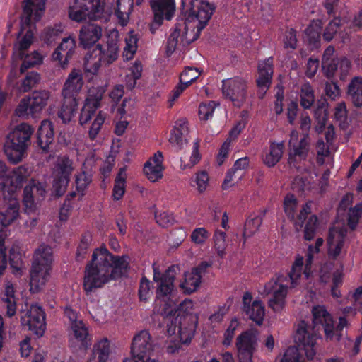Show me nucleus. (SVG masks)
Here are the masks:
<instances>
[{"label":"nucleus","mask_w":362,"mask_h":362,"mask_svg":"<svg viewBox=\"0 0 362 362\" xmlns=\"http://www.w3.org/2000/svg\"><path fill=\"white\" fill-rule=\"evenodd\" d=\"M216 10L208 0L182 1V16L167 42V54L173 53L178 45L186 46L195 41Z\"/></svg>","instance_id":"1"},{"label":"nucleus","mask_w":362,"mask_h":362,"mask_svg":"<svg viewBox=\"0 0 362 362\" xmlns=\"http://www.w3.org/2000/svg\"><path fill=\"white\" fill-rule=\"evenodd\" d=\"M128 263L123 257L112 255L105 247L94 250L91 261L85 269L83 287L86 292L101 288L110 280L120 277Z\"/></svg>","instance_id":"2"},{"label":"nucleus","mask_w":362,"mask_h":362,"mask_svg":"<svg viewBox=\"0 0 362 362\" xmlns=\"http://www.w3.org/2000/svg\"><path fill=\"white\" fill-rule=\"evenodd\" d=\"M313 326L305 321L300 322L297 327L295 341L298 348L305 352L308 359H313L317 351L316 340L323 331L327 339H334V324L332 315L322 305L312 309Z\"/></svg>","instance_id":"3"},{"label":"nucleus","mask_w":362,"mask_h":362,"mask_svg":"<svg viewBox=\"0 0 362 362\" xmlns=\"http://www.w3.org/2000/svg\"><path fill=\"white\" fill-rule=\"evenodd\" d=\"M178 267L175 265L170 267L161 274L159 268L153 264V280L158 283L156 291V305H159L158 313L164 317L175 315L177 312V302L174 296L173 282Z\"/></svg>","instance_id":"4"},{"label":"nucleus","mask_w":362,"mask_h":362,"mask_svg":"<svg viewBox=\"0 0 362 362\" xmlns=\"http://www.w3.org/2000/svg\"><path fill=\"white\" fill-rule=\"evenodd\" d=\"M34 128L28 123L17 125L7 136L4 151L11 163L16 164L25 156L31 144Z\"/></svg>","instance_id":"5"},{"label":"nucleus","mask_w":362,"mask_h":362,"mask_svg":"<svg viewBox=\"0 0 362 362\" xmlns=\"http://www.w3.org/2000/svg\"><path fill=\"white\" fill-rule=\"evenodd\" d=\"M69 18L76 22L88 18L92 21L106 19L105 0H74L69 7Z\"/></svg>","instance_id":"6"},{"label":"nucleus","mask_w":362,"mask_h":362,"mask_svg":"<svg viewBox=\"0 0 362 362\" xmlns=\"http://www.w3.org/2000/svg\"><path fill=\"white\" fill-rule=\"evenodd\" d=\"M50 92L47 90H35L29 96L22 98L15 110V115L23 119L34 118L47 105Z\"/></svg>","instance_id":"7"},{"label":"nucleus","mask_w":362,"mask_h":362,"mask_svg":"<svg viewBox=\"0 0 362 362\" xmlns=\"http://www.w3.org/2000/svg\"><path fill=\"white\" fill-rule=\"evenodd\" d=\"M322 69L328 78H332L339 71L340 79L344 80L351 69V62L346 57H338L334 47L330 45L324 51Z\"/></svg>","instance_id":"8"},{"label":"nucleus","mask_w":362,"mask_h":362,"mask_svg":"<svg viewBox=\"0 0 362 362\" xmlns=\"http://www.w3.org/2000/svg\"><path fill=\"white\" fill-rule=\"evenodd\" d=\"M117 57L118 47L116 43L107 44L105 47L97 45L91 53L86 56L84 69L86 71L94 74L99 69L101 63L111 64L117 59Z\"/></svg>","instance_id":"9"},{"label":"nucleus","mask_w":362,"mask_h":362,"mask_svg":"<svg viewBox=\"0 0 362 362\" xmlns=\"http://www.w3.org/2000/svg\"><path fill=\"white\" fill-rule=\"evenodd\" d=\"M289 284L291 281L288 276L282 274L276 276L265 284L264 292L272 296L269 306L274 312H281L284 308Z\"/></svg>","instance_id":"10"},{"label":"nucleus","mask_w":362,"mask_h":362,"mask_svg":"<svg viewBox=\"0 0 362 362\" xmlns=\"http://www.w3.org/2000/svg\"><path fill=\"white\" fill-rule=\"evenodd\" d=\"M154 342L147 330H141L136 333L132 339L131 346L132 358H125L123 362H144L154 351Z\"/></svg>","instance_id":"11"},{"label":"nucleus","mask_w":362,"mask_h":362,"mask_svg":"<svg viewBox=\"0 0 362 362\" xmlns=\"http://www.w3.org/2000/svg\"><path fill=\"white\" fill-rule=\"evenodd\" d=\"M74 169L73 162L68 157L63 156L57 158L54 169L53 184L57 196H62L65 192Z\"/></svg>","instance_id":"12"},{"label":"nucleus","mask_w":362,"mask_h":362,"mask_svg":"<svg viewBox=\"0 0 362 362\" xmlns=\"http://www.w3.org/2000/svg\"><path fill=\"white\" fill-rule=\"evenodd\" d=\"M222 93L230 99L235 106L240 107L245 101L247 95L246 81L239 77L222 81Z\"/></svg>","instance_id":"13"},{"label":"nucleus","mask_w":362,"mask_h":362,"mask_svg":"<svg viewBox=\"0 0 362 362\" xmlns=\"http://www.w3.org/2000/svg\"><path fill=\"white\" fill-rule=\"evenodd\" d=\"M288 163L294 167L299 168L296 164L307 158L310 151V140L308 134H305L298 140V133L292 131L288 143Z\"/></svg>","instance_id":"14"},{"label":"nucleus","mask_w":362,"mask_h":362,"mask_svg":"<svg viewBox=\"0 0 362 362\" xmlns=\"http://www.w3.org/2000/svg\"><path fill=\"white\" fill-rule=\"evenodd\" d=\"M21 322L37 337H42L46 329L45 314L37 305H32L29 310L21 315Z\"/></svg>","instance_id":"15"},{"label":"nucleus","mask_w":362,"mask_h":362,"mask_svg":"<svg viewBox=\"0 0 362 362\" xmlns=\"http://www.w3.org/2000/svg\"><path fill=\"white\" fill-rule=\"evenodd\" d=\"M258 332L251 329L237 337L238 356L241 362H251L257 341Z\"/></svg>","instance_id":"16"},{"label":"nucleus","mask_w":362,"mask_h":362,"mask_svg":"<svg viewBox=\"0 0 362 362\" xmlns=\"http://www.w3.org/2000/svg\"><path fill=\"white\" fill-rule=\"evenodd\" d=\"M311 202L304 204L299 214L295 218L297 200L293 194H288L284 199V211L287 216L293 221L296 230L298 231L303 226L304 221L308 215L311 214Z\"/></svg>","instance_id":"17"},{"label":"nucleus","mask_w":362,"mask_h":362,"mask_svg":"<svg viewBox=\"0 0 362 362\" xmlns=\"http://www.w3.org/2000/svg\"><path fill=\"white\" fill-rule=\"evenodd\" d=\"M346 233V228L344 226H334L329 230L327 238L328 254L334 259L346 252L344 239Z\"/></svg>","instance_id":"18"},{"label":"nucleus","mask_w":362,"mask_h":362,"mask_svg":"<svg viewBox=\"0 0 362 362\" xmlns=\"http://www.w3.org/2000/svg\"><path fill=\"white\" fill-rule=\"evenodd\" d=\"M210 266L209 263L203 262L191 272H186L184 280L180 284V287L186 293H191L197 291L200 286L202 276Z\"/></svg>","instance_id":"19"},{"label":"nucleus","mask_w":362,"mask_h":362,"mask_svg":"<svg viewBox=\"0 0 362 362\" xmlns=\"http://www.w3.org/2000/svg\"><path fill=\"white\" fill-rule=\"evenodd\" d=\"M83 76L80 71L73 70L68 76L62 90L64 98L75 99L79 100L78 94L83 87Z\"/></svg>","instance_id":"20"},{"label":"nucleus","mask_w":362,"mask_h":362,"mask_svg":"<svg viewBox=\"0 0 362 362\" xmlns=\"http://www.w3.org/2000/svg\"><path fill=\"white\" fill-rule=\"evenodd\" d=\"M154 23L160 25L164 19L170 21L175 11V0H151Z\"/></svg>","instance_id":"21"},{"label":"nucleus","mask_w":362,"mask_h":362,"mask_svg":"<svg viewBox=\"0 0 362 362\" xmlns=\"http://www.w3.org/2000/svg\"><path fill=\"white\" fill-rule=\"evenodd\" d=\"M252 295L245 293L243 298V310L246 315L257 325L262 323L265 315L264 306L260 300L252 302Z\"/></svg>","instance_id":"22"},{"label":"nucleus","mask_w":362,"mask_h":362,"mask_svg":"<svg viewBox=\"0 0 362 362\" xmlns=\"http://www.w3.org/2000/svg\"><path fill=\"white\" fill-rule=\"evenodd\" d=\"M76 49V40L69 36L64 38L54 50L52 58L58 61L62 68H66Z\"/></svg>","instance_id":"23"},{"label":"nucleus","mask_w":362,"mask_h":362,"mask_svg":"<svg viewBox=\"0 0 362 362\" xmlns=\"http://www.w3.org/2000/svg\"><path fill=\"white\" fill-rule=\"evenodd\" d=\"M70 343L71 346H78L86 350L90 344L88 329L83 321L71 325Z\"/></svg>","instance_id":"24"},{"label":"nucleus","mask_w":362,"mask_h":362,"mask_svg":"<svg viewBox=\"0 0 362 362\" xmlns=\"http://www.w3.org/2000/svg\"><path fill=\"white\" fill-rule=\"evenodd\" d=\"M169 142L177 150H180L188 142V127L185 119H180L175 122L171 130Z\"/></svg>","instance_id":"25"},{"label":"nucleus","mask_w":362,"mask_h":362,"mask_svg":"<svg viewBox=\"0 0 362 362\" xmlns=\"http://www.w3.org/2000/svg\"><path fill=\"white\" fill-rule=\"evenodd\" d=\"M272 63V59L268 58L259 64V76L257 79V84L259 88V98H263L271 84L273 74Z\"/></svg>","instance_id":"26"},{"label":"nucleus","mask_w":362,"mask_h":362,"mask_svg":"<svg viewBox=\"0 0 362 362\" xmlns=\"http://www.w3.org/2000/svg\"><path fill=\"white\" fill-rule=\"evenodd\" d=\"M51 267H46L32 264L30 272V291L33 293L38 292L46 284L49 278Z\"/></svg>","instance_id":"27"},{"label":"nucleus","mask_w":362,"mask_h":362,"mask_svg":"<svg viewBox=\"0 0 362 362\" xmlns=\"http://www.w3.org/2000/svg\"><path fill=\"white\" fill-rule=\"evenodd\" d=\"M102 36V28L97 24L88 23L83 25L79 32L80 44L83 47L94 45Z\"/></svg>","instance_id":"28"},{"label":"nucleus","mask_w":362,"mask_h":362,"mask_svg":"<svg viewBox=\"0 0 362 362\" xmlns=\"http://www.w3.org/2000/svg\"><path fill=\"white\" fill-rule=\"evenodd\" d=\"M44 10L45 1L43 0H25L23 6L25 22L28 24L33 20L34 21H39Z\"/></svg>","instance_id":"29"},{"label":"nucleus","mask_w":362,"mask_h":362,"mask_svg":"<svg viewBox=\"0 0 362 362\" xmlns=\"http://www.w3.org/2000/svg\"><path fill=\"white\" fill-rule=\"evenodd\" d=\"M54 141L53 124L49 120H43L37 131V144L44 151L49 149V145Z\"/></svg>","instance_id":"30"},{"label":"nucleus","mask_w":362,"mask_h":362,"mask_svg":"<svg viewBox=\"0 0 362 362\" xmlns=\"http://www.w3.org/2000/svg\"><path fill=\"white\" fill-rule=\"evenodd\" d=\"M347 98L356 107L362 106V76H354L346 88Z\"/></svg>","instance_id":"31"},{"label":"nucleus","mask_w":362,"mask_h":362,"mask_svg":"<svg viewBox=\"0 0 362 362\" xmlns=\"http://www.w3.org/2000/svg\"><path fill=\"white\" fill-rule=\"evenodd\" d=\"M284 150V143L271 142L269 148L265 149L262 156L263 162L269 167L274 166L281 158Z\"/></svg>","instance_id":"32"},{"label":"nucleus","mask_w":362,"mask_h":362,"mask_svg":"<svg viewBox=\"0 0 362 362\" xmlns=\"http://www.w3.org/2000/svg\"><path fill=\"white\" fill-rule=\"evenodd\" d=\"M110 354V343L107 339H103L94 344L87 362H107Z\"/></svg>","instance_id":"33"},{"label":"nucleus","mask_w":362,"mask_h":362,"mask_svg":"<svg viewBox=\"0 0 362 362\" xmlns=\"http://www.w3.org/2000/svg\"><path fill=\"white\" fill-rule=\"evenodd\" d=\"M52 247L47 245H40L34 252L32 264L52 268Z\"/></svg>","instance_id":"34"},{"label":"nucleus","mask_w":362,"mask_h":362,"mask_svg":"<svg viewBox=\"0 0 362 362\" xmlns=\"http://www.w3.org/2000/svg\"><path fill=\"white\" fill-rule=\"evenodd\" d=\"M15 291L12 284L8 282L6 284L4 291L1 296L2 306L6 309V315L13 317L16 312V302Z\"/></svg>","instance_id":"35"},{"label":"nucleus","mask_w":362,"mask_h":362,"mask_svg":"<svg viewBox=\"0 0 362 362\" xmlns=\"http://www.w3.org/2000/svg\"><path fill=\"white\" fill-rule=\"evenodd\" d=\"M78 100L63 98L62 105L57 115L64 123L69 122L75 116L78 110Z\"/></svg>","instance_id":"36"},{"label":"nucleus","mask_w":362,"mask_h":362,"mask_svg":"<svg viewBox=\"0 0 362 362\" xmlns=\"http://www.w3.org/2000/svg\"><path fill=\"white\" fill-rule=\"evenodd\" d=\"M19 205L11 200L6 208L0 211V226L4 228L9 226L18 216Z\"/></svg>","instance_id":"37"},{"label":"nucleus","mask_w":362,"mask_h":362,"mask_svg":"<svg viewBox=\"0 0 362 362\" xmlns=\"http://www.w3.org/2000/svg\"><path fill=\"white\" fill-rule=\"evenodd\" d=\"M64 32V25L57 23L46 27L40 35V40L47 45L54 43Z\"/></svg>","instance_id":"38"},{"label":"nucleus","mask_w":362,"mask_h":362,"mask_svg":"<svg viewBox=\"0 0 362 362\" xmlns=\"http://www.w3.org/2000/svg\"><path fill=\"white\" fill-rule=\"evenodd\" d=\"M304 269L303 257L300 255L296 256L288 277L291 281V287H295L299 284V279L301 278L302 274L305 276Z\"/></svg>","instance_id":"39"},{"label":"nucleus","mask_w":362,"mask_h":362,"mask_svg":"<svg viewBox=\"0 0 362 362\" xmlns=\"http://www.w3.org/2000/svg\"><path fill=\"white\" fill-rule=\"evenodd\" d=\"M105 92V88L103 86L91 87L88 90L85 103L93 108L98 109L100 106V102L103 98Z\"/></svg>","instance_id":"40"},{"label":"nucleus","mask_w":362,"mask_h":362,"mask_svg":"<svg viewBox=\"0 0 362 362\" xmlns=\"http://www.w3.org/2000/svg\"><path fill=\"white\" fill-rule=\"evenodd\" d=\"M23 63L20 67V72L24 73L27 69L42 63L43 56L37 51L30 54H24Z\"/></svg>","instance_id":"41"},{"label":"nucleus","mask_w":362,"mask_h":362,"mask_svg":"<svg viewBox=\"0 0 362 362\" xmlns=\"http://www.w3.org/2000/svg\"><path fill=\"white\" fill-rule=\"evenodd\" d=\"M33 33L31 30H28L19 42L14 47V54L20 59H23L25 52L30 47L33 43Z\"/></svg>","instance_id":"42"},{"label":"nucleus","mask_w":362,"mask_h":362,"mask_svg":"<svg viewBox=\"0 0 362 362\" xmlns=\"http://www.w3.org/2000/svg\"><path fill=\"white\" fill-rule=\"evenodd\" d=\"M138 38L133 31L128 33L125 37V47L123 54L127 59H130L137 50Z\"/></svg>","instance_id":"43"},{"label":"nucleus","mask_w":362,"mask_h":362,"mask_svg":"<svg viewBox=\"0 0 362 362\" xmlns=\"http://www.w3.org/2000/svg\"><path fill=\"white\" fill-rule=\"evenodd\" d=\"M40 76L37 72H28L25 77L22 80L19 90L22 93H26L30 90L33 87L39 83Z\"/></svg>","instance_id":"44"},{"label":"nucleus","mask_w":362,"mask_h":362,"mask_svg":"<svg viewBox=\"0 0 362 362\" xmlns=\"http://www.w3.org/2000/svg\"><path fill=\"white\" fill-rule=\"evenodd\" d=\"M126 173L124 169H121L115 180L112 196L114 199H120L125 192Z\"/></svg>","instance_id":"45"},{"label":"nucleus","mask_w":362,"mask_h":362,"mask_svg":"<svg viewBox=\"0 0 362 362\" xmlns=\"http://www.w3.org/2000/svg\"><path fill=\"white\" fill-rule=\"evenodd\" d=\"M262 223V218L256 216L253 218H249L245 224L243 237L245 239L252 236L258 230Z\"/></svg>","instance_id":"46"},{"label":"nucleus","mask_w":362,"mask_h":362,"mask_svg":"<svg viewBox=\"0 0 362 362\" xmlns=\"http://www.w3.org/2000/svg\"><path fill=\"white\" fill-rule=\"evenodd\" d=\"M314 94L309 83H304L300 89V105L305 109L310 108L314 102Z\"/></svg>","instance_id":"47"},{"label":"nucleus","mask_w":362,"mask_h":362,"mask_svg":"<svg viewBox=\"0 0 362 362\" xmlns=\"http://www.w3.org/2000/svg\"><path fill=\"white\" fill-rule=\"evenodd\" d=\"M201 156L199 153V144L195 142L193 146V149L189 160H187L186 156L181 157L180 158V168L182 170L192 168L200 160Z\"/></svg>","instance_id":"48"},{"label":"nucleus","mask_w":362,"mask_h":362,"mask_svg":"<svg viewBox=\"0 0 362 362\" xmlns=\"http://www.w3.org/2000/svg\"><path fill=\"white\" fill-rule=\"evenodd\" d=\"M307 216L305 220V225L304 227V238L307 240H312L316 233L317 228V218L315 215Z\"/></svg>","instance_id":"49"},{"label":"nucleus","mask_w":362,"mask_h":362,"mask_svg":"<svg viewBox=\"0 0 362 362\" xmlns=\"http://www.w3.org/2000/svg\"><path fill=\"white\" fill-rule=\"evenodd\" d=\"M316 160L319 165H323L325 158L329 156V146L322 139H319L316 143Z\"/></svg>","instance_id":"50"},{"label":"nucleus","mask_w":362,"mask_h":362,"mask_svg":"<svg viewBox=\"0 0 362 362\" xmlns=\"http://www.w3.org/2000/svg\"><path fill=\"white\" fill-rule=\"evenodd\" d=\"M163 169V166H156L151 165V163H145L144 172L149 180L156 182L162 177Z\"/></svg>","instance_id":"51"},{"label":"nucleus","mask_w":362,"mask_h":362,"mask_svg":"<svg viewBox=\"0 0 362 362\" xmlns=\"http://www.w3.org/2000/svg\"><path fill=\"white\" fill-rule=\"evenodd\" d=\"M226 233L221 230H216L214 235V247L220 257L225 255L226 248Z\"/></svg>","instance_id":"52"},{"label":"nucleus","mask_w":362,"mask_h":362,"mask_svg":"<svg viewBox=\"0 0 362 362\" xmlns=\"http://www.w3.org/2000/svg\"><path fill=\"white\" fill-rule=\"evenodd\" d=\"M209 232L203 227L195 228L190 235L192 242L196 245H202L209 238Z\"/></svg>","instance_id":"53"},{"label":"nucleus","mask_w":362,"mask_h":362,"mask_svg":"<svg viewBox=\"0 0 362 362\" xmlns=\"http://www.w3.org/2000/svg\"><path fill=\"white\" fill-rule=\"evenodd\" d=\"M200 75V71L197 68L188 67L180 76V82L187 86L190 85Z\"/></svg>","instance_id":"54"},{"label":"nucleus","mask_w":362,"mask_h":362,"mask_svg":"<svg viewBox=\"0 0 362 362\" xmlns=\"http://www.w3.org/2000/svg\"><path fill=\"white\" fill-rule=\"evenodd\" d=\"M218 104L214 101L202 103L199 107V115L201 119L208 120L210 119Z\"/></svg>","instance_id":"55"},{"label":"nucleus","mask_w":362,"mask_h":362,"mask_svg":"<svg viewBox=\"0 0 362 362\" xmlns=\"http://www.w3.org/2000/svg\"><path fill=\"white\" fill-rule=\"evenodd\" d=\"M131 74V81L127 82V88L132 89L134 88L136 81L141 76L142 66L141 62H135L129 69Z\"/></svg>","instance_id":"56"},{"label":"nucleus","mask_w":362,"mask_h":362,"mask_svg":"<svg viewBox=\"0 0 362 362\" xmlns=\"http://www.w3.org/2000/svg\"><path fill=\"white\" fill-rule=\"evenodd\" d=\"M239 327V322L236 319L231 320L228 327L225 331L223 334V344L228 347L231 345L235 333L238 327Z\"/></svg>","instance_id":"57"},{"label":"nucleus","mask_w":362,"mask_h":362,"mask_svg":"<svg viewBox=\"0 0 362 362\" xmlns=\"http://www.w3.org/2000/svg\"><path fill=\"white\" fill-rule=\"evenodd\" d=\"M35 200L36 199L34 193L32 192V188L26 186L23 190V204L26 212L30 213L35 209L36 203Z\"/></svg>","instance_id":"58"},{"label":"nucleus","mask_w":362,"mask_h":362,"mask_svg":"<svg viewBox=\"0 0 362 362\" xmlns=\"http://www.w3.org/2000/svg\"><path fill=\"white\" fill-rule=\"evenodd\" d=\"M361 214L362 204H358L354 207L350 209L349 213L348 225L351 229H355Z\"/></svg>","instance_id":"59"},{"label":"nucleus","mask_w":362,"mask_h":362,"mask_svg":"<svg viewBox=\"0 0 362 362\" xmlns=\"http://www.w3.org/2000/svg\"><path fill=\"white\" fill-rule=\"evenodd\" d=\"M90 242L91 235L90 234H85L83 235L76 252V259L78 261H81L84 259L86 255L87 254L88 248L90 244Z\"/></svg>","instance_id":"60"},{"label":"nucleus","mask_w":362,"mask_h":362,"mask_svg":"<svg viewBox=\"0 0 362 362\" xmlns=\"http://www.w3.org/2000/svg\"><path fill=\"white\" fill-rule=\"evenodd\" d=\"M281 362H305L299 353V349L295 346L288 347L284 353Z\"/></svg>","instance_id":"61"},{"label":"nucleus","mask_w":362,"mask_h":362,"mask_svg":"<svg viewBox=\"0 0 362 362\" xmlns=\"http://www.w3.org/2000/svg\"><path fill=\"white\" fill-rule=\"evenodd\" d=\"M340 25L341 20L338 18H334V20L330 21L323 33L324 39L327 42L331 41L337 33Z\"/></svg>","instance_id":"62"},{"label":"nucleus","mask_w":362,"mask_h":362,"mask_svg":"<svg viewBox=\"0 0 362 362\" xmlns=\"http://www.w3.org/2000/svg\"><path fill=\"white\" fill-rule=\"evenodd\" d=\"M347 109L344 102H341L337 105L334 110V117L340 123V125L346 124Z\"/></svg>","instance_id":"63"},{"label":"nucleus","mask_w":362,"mask_h":362,"mask_svg":"<svg viewBox=\"0 0 362 362\" xmlns=\"http://www.w3.org/2000/svg\"><path fill=\"white\" fill-rule=\"evenodd\" d=\"M209 177L206 171H200L196 174L194 182L199 192H204L209 185Z\"/></svg>","instance_id":"64"}]
</instances>
